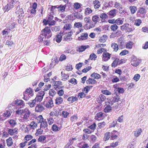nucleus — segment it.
Returning <instances> with one entry per match:
<instances>
[{
    "instance_id": "1",
    "label": "nucleus",
    "mask_w": 148,
    "mask_h": 148,
    "mask_svg": "<svg viewBox=\"0 0 148 148\" xmlns=\"http://www.w3.org/2000/svg\"><path fill=\"white\" fill-rule=\"evenodd\" d=\"M52 36V33L50 28L46 27L41 31V34L38 37V41L39 42H42L44 39H48Z\"/></svg>"
},
{
    "instance_id": "2",
    "label": "nucleus",
    "mask_w": 148,
    "mask_h": 148,
    "mask_svg": "<svg viewBox=\"0 0 148 148\" xmlns=\"http://www.w3.org/2000/svg\"><path fill=\"white\" fill-rule=\"evenodd\" d=\"M37 120L39 121L38 123H40V128L45 129L47 127L48 124L46 120L43 118L42 115H40L38 116Z\"/></svg>"
},
{
    "instance_id": "3",
    "label": "nucleus",
    "mask_w": 148,
    "mask_h": 148,
    "mask_svg": "<svg viewBox=\"0 0 148 148\" xmlns=\"http://www.w3.org/2000/svg\"><path fill=\"white\" fill-rule=\"evenodd\" d=\"M111 54L107 52L106 51H104L102 55V60L104 61H107L110 58Z\"/></svg>"
},
{
    "instance_id": "4",
    "label": "nucleus",
    "mask_w": 148,
    "mask_h": 148,
    "mask_svg": "<svg viewBox=\"0 0 148 148\" xmlns=\"http://www.w3.org/2000/svg\"><path fill=\"white\" fill-rule=\"evenodd\" d=\"M95 25L94 23L91 20L89 22H88L86 24H85L84 26V28L86 29H89L95 27Z\"/></svg>"
},
{
    "instance_id": "5",
    "label": "nucleus",
    "mask_w": 148,
    "mask_h": 148,
    "mask_svg": "<svg viewBox=\"0 0 148 148\" xmlns=\"http://www.w3.org/2000/svg\"><path fill=\"white\" fill-rule=\"evenodd\" d=\"M62 127L61 124L57 123L56 124H54L52 127V130L54 132H58L59 131Z\"/></svg>"
},
{
    "instance_id": "6",
    "label": "nucleus",
    "mask_w": 148,
    "mask_h": 148,
    "mask_svg": "<svg viewBox=\"0 0 148 148\" xmlns=\"http://www.w3.org/2000/svg\"><path fill=\"white\" fill-rule=\"evenodd\" d=\"M23 114H24L23 118L25 120L27 119L30 115L31 112L27 108H25L23 110Z\"/></svg>"
},
{
    "instance_id": "7",
    "label": "nucleus",
    "mask_w": 148,
    "mask_h": 148,
    "mask_svg": "<svg viewBox=\"0 0 148 148\" xmlns=\"http://www.w3.org/2000/svg\"><path fill=\"white\" fill-rule=\"evenodd\" d=\"M45 109V108L42 104L39 103L35 107V111L36 112H41Z\"/></svg>"
},
{
    "instance_id": "8",
    "label": "nucleus",
    "mask_w": 148,
    "mask_h": 148,
    "mask_svg": "<svg viewBox=\"0 0 148 148\" xmlns=\"http://www.w3.org/2000/svg\"><path fill=\"white\" fill-rule=\"evenodd\" d=\"M118 43L119 48L121 49L123 48L124 47V41L122 37H120L117 40Z\"/></svg>"
},
{
    "instance_id": "9",
    "label": "nucleus",
    "mask_w": 148,
    "mask_h": 148,
    "mask_svg": "<svg viewBox=\"0 0 148 148\" xmlns=\"http://www.w3.org/2000/svg\"><path fill=\"white\" fill-rule=\"evenodd\" d=\"M110 140H114L118 138V132L116 130H114L112 132H110Z\"/></svg>"
},
{
    "instance_id": "10",
    "label": "nucleus",
    "mask_w": 148,
    "mask_h": 148,
    "mask_svg": "<svg viewBox=\"0 0 148 148\" xmlns=\"http://www.w3.org/2000/svg\"><path fill=\"white\" fill-rule=\"evenodd\" d=\"M14 5V2H11L5 6L4 10L5 11H8L11 8H12Z\"/></svg>"
},
{
    "instance_id": "11",
    "label": "nucleus",
    "mask_w": 148,
    "mask_h": 148,
    "mask_svg": "<svg viewBox=\"0 0 148 148\" xmlns=\"http://www.w3.org/2000/svg\"><path fill=\"white\" fill-rule=\"evenodd\" d=\"M108 104H107L106 107H105L104 111L106 113L110 112L112 110V107L110 106L113 104L112 102H109L108 103Z\"/></svg>"
},
{
    "instance_id": "12",
    "label": "nucleus",
    "mask_w": 148,
    "mask_h": 148,
    "mask_svg": "<svg viewBox=\"0 0 148 148\" xmlns=\"http://www.w3.org/2000/svg\"><path fill=\"white\" fill-rule=\"evenodd\" d=\"M88 37V34L87 33H82L81 36L78 37V40L80 41L85 40Z\"/></svg>"
},
{
    "instance_id": "13",
    "label": "nucleus",
    "mask_w": 148,
    "mask_h": 148,
    "mask_svg": "<svg viewBox=\"0 0 148 148\" xmlns=\"http://www.w3.org/2000/svg\"><path fill=\"white\" fill-rule=\"evenodd\" d=\"M53 103L52 99H50L45 104V106L48 108H51L53 106Z\"/></svg>"
},
{
    "instance_id": "14",
    "label": "nucleus",
    "mask_w": 148,
    "mask_h": 148,
    "mask_svg": "<svg viewBox=\"0 0 148 148\" xmlns=\"http://www.w3.org/2000/svg\"><path fill=\"white\" fill-rule=\"evenodd\" d=\"M63 102V99L61 97L58 96L56 97L55 99V104L56 105L61 104Z\"/></svg>"
},
{
    "instance_id": "15",
    "label": "nucleus",
    "mask_w": 148,
    "mask_h": 148,
    "mask_svg": "<svg viewBox=\"0 0 148 148\" xmlns=\"http://www.w3.org/2000/svg\"><path fill=\"white\" fill-rule=\"evenodd\" d=\"M62 85V83L60 81H56L55 82L54 88L56 90H58L59 89L61 88V87L60 86H59Z\"/></svg>"
},
{
    "instance_id": "16",
    "label": "nucleus",
    "mask_w": 148,
    "mask_h": 148,
    "mask_svg": "<svg viewBox=\"0 0 148 148\" xmlns=\"http://www.w3.org/2000/svg\"><path fill=\"white\" fill-rule=\"evenodd\" d=\"M117 12V10L115 9L111 10L108 13V14L111 17L113 18L115 16Z\"/></svg>"
},
{
    "instance_id": "17",
    "label": "nucleus",
    "mask_w": 148,
    "mask_h": 148,
    "mask_svg": "<svg viewBox=\"0 0 148 148\" xmlns=\"http://www.w3.org/2000/svg\"><path fill=\"white\" fill-rule=\"evenodd\" d=\"M93 5H94V8L95 9L99 8L101 6V3L97 0H95L93 1Z\"/></svg>"
},
{
    "instance_id": "18",
    "label": "nucleus",
    "mask_w": 148,
    "mask_h": 148,
    "mask_svg": "<svg viewBox=\"0 0 148 148\" xmlns=\"http://www.w3.org/2000/svg\"><path fill=\"white\" fill-rule=\"evenodd\" d=\"M63 33L60 32L58 34L56 35V40L58 43H60L62 40V36H63Z\"/></svg>"
},
{
    "instance_id": "19",
    "label": "nucleus",
    "mask_w": 148,
    "mask_h": 148,
    "mask_svg": "<svg viewBox=\"0 0 148 148\" xmlns=\"http://www.w3.org/2000/svg\"><path fill=\"white\" fill-rule=\"evenodd\" d=\"M99 16L97 15H94L92 16V21L95 25H96L97 22H99Z\"/></svg>"
},
{
    "instance_id": "20",
    "label": "nucleus",
    "mask_w": 148,
    "mask_h": 148,
    "mask_svg": "<svg viewBox=\"0 0 148 148\" xmlns=\"http://www.w3.org/2000/svg\"><path fill=\"white\" fill-rule=\"evenodd\" d=\"M8 132L11 135H13L14 133H17V130L16 128L14 129L8 128Z\"/></svg>"
},
{
    "instance_id": "21",
    "label": "nucleus",
    "mask_w": 148,
    "mask_h": 148,
    "mask_svg": "<svg viewBox=\"0 0 148 148\" xmlns=\"http://www.w3.org/2000/svg\"><path fill=\"white\" fill-rule=\"evenodd\" d=\"M15 23L12 21H10L8 23V27L10 30H11L15 27Z\"/></svg>"
},
{
    "instance_id": "22",
    "label": "nucleus",
    "mask_w": 148,
    "mask_h": 148,
    "mask_svg": "<svg viewBox=\"0 0 148 148\" xmlns=\"http://www.w3.org/2000/svg\"><path fill=\"white\" fill-rule=\"evenodd\" d=\"M78 100L77 97L73 96H71L69 97L67 99V101H69L70 103H72L73 102L77 101Z\"/></svg>"
},
{
    "instance_id": "23",
    "label": "nucleus",
    "mask_w": 148,
    "mask_h": 148,
    "mask_svg": "<svg viewBox=\"0 0 148 148\" xmlns=\"http://www.w3.org/2000/svg\"><path fill=\"white\" fill-rule=\"evenodd\" d=\"M111 46L113 49L114 51H117L119 49V45L115 42L112 43L111 44Z\"/></svg>"
},
{
    "instance_id": "24",
    "label": "nucleus",
    "mask_w": 148,
    "mask_h": 148,
    "mask_svg": "<svg viewBox=\"0 0 148 148\" xmlns=\"http://www.w3.org/2000/svg\"><path fill=\"white\" fill-rule=\"evenodd\" d=\"M129 8L132 14H134L137 10V7L134 6H130Z\"/></svg>"
},
{
    "instance_id": "25",
    "label": "nucleus",
    "mask_w": 148,
    "mask_h": 148,
    "mask_svg": "<svg viewBox=\"0 0 148 148\" xmlns=\"http://www.w3.org/2000/svg\"><path fill=\"white\" fill-rule=\"evenodd\" d=\"M71 32H70L65 35L63 37L64 40H70L71 39Z\"/></svg>"
},
{
    "instance_id": "26",
    "label": "nucleus",
    "mask_w": 148,
    "mask_h": 148,
    "mask_svg": "<svg viewBox=\"0 0 148 148\" xmlns=\"http://www.w3.org/2000/svg\"><path fill=\"white\" fill-rule=\"evenodd\" d=\"M86 82L87 84H94L97 83V81L93 79L89 78L86 80Z\"/></svg>"
},
{
    "instance_id": "27",
    "label": "nucleus",
    "mask_w": 148,
    "mask_h": 148,
    "mask_svg": "<svg viewBox=\"0 0 148 148\" xmlns=\"http://www.w3.org/2000/svg\"><path fill=\"white\" fill-rule=\"evenodd\" d=\"M142 132V129L141 128L138 129L134 132V135L135 136L137 137L141 134Z\"/></svg>"
},
{
    "instance_id": "28",
    "label": "nucleus",
    "mask_w": 148,
    "mask_h": 148,
    "mask_svg": "<svg viewBox=\"0 0 148 148\" xmlns=\"http://www.w3.org/2000/svg\"><path fill=\"white\" fill-rule=\"evenodd\" d=\"M72 27V25L71 23H67L64 25L63 29L65 30H69Z\"/></svg>"
},
{
    "instance_id": "29",
    "label": "nucleus",
    "mask_w": 148,
    "mask_h": 148,
    "mask_svg": "<svg viewBox=\"0 0 148 148\" xmlns=\"http://www.w3.org/2000/svg\"><path fill=\"white\" fill-rule=\"evenodd\" d=\"M146 13V9L143 7H140L138 8L137 13L140 14H143Z\"/></svg>"
},
{
    "instance_id": "30",
    "label": "nucleus",
    "mask_w": 148,
    "mask_h": 148,
    "mask_svg": "<svg viewBox=\"0 0 148 148\" xmlns=\"http://www.w3.org/2000/svg\"><path fill=\"white\" fill-rule=\"evenodd\" d=\"M6 142L7 145L8 147L12 146L13 143L11 137H9L8 139H7Z\"/></svg>"
},
{
    "instance_id": "31",
    "label": "nucleus",
    "mask_w": 148,
    "mask_h": 148,
    "mask_svg": "<svg viewBox=\"0 0 148 148\" xmlns=\"http://www.w3.org/2000/svg\"><path fill=\"white\" fill-rule=\"evenodd\" d=\"M119 61V59L116 58L115 60H114L112 64V67L115 68L117 65Z\"/></svg>"
},
{
    "instance_id": "32",
    "label": "nucleus",
    "mask_w": 148,
    "mask_h": 148,
    "mask_svg": "<svg viewBox=\"0 0 148 148\" xmlns=\"http://www.w3.org/2000/svg\"><path fill=\"white\" fill-rule=\"evenodd\" d=\"M97 139V138L96 136L93 135H91L89 136V140L90 141H95Z\"/></svg>"
},
{
    "instance_id": "33",
    "label": "nucleus",
    "mask_w": 148,
    "mask_h": 148,
    "mask_svg": "<svg viewBox=\"0 0 148 148\" xmlns=\"http://www.w3.org/2000/svg\"><path fill=\"white\" fill-rule=\"evenodd\" d=\"M8 122L10 123L12 127H14L16 124V121L14 119H10L8 121Z\"/></svg>"
},
{
    "instance_id": "34",
    "label": "nucleus",
    "mask_w": 148,
    "mask_h": 148,
    "mask_svg": "<svg viewBox=\"0 0 148 148\" xmlns=\"http://www.w3.org/2000/svg\"><path fill=\"white\" fill-rule=\"evenodd\" d=\"M116 23L118 25H120L122 24L123 23L124 19H121L120 18H119L116 19Z\"/></svg>"
},
{
    "instance_id": "35",
    "label": "nucleus",
    "mask_w": 148,
    "mask_h": 148,
    "mask_svg": "<svg viewBox=\"0 0 148 148\" xmlns=\"http://www.w3.org/2000/svg\"><path fill=\"white\" fill-rule=\"evenodd\" d=\"M66 7V5H60L58 6L57 8L59 9L58 10L59 11H61L62 12H63L65 11Z\"/></svg>"
},
{
    "instance_id": "36",
    "label": "nucleus",
    "mask_w": 148,
    "mask_h": 148,
    "mask_svg": "<svg viewBox=\"0 0 148 148\" xmlns=\"http://www.w3.org/2000/svg\"><path fill=\"white\" fill-rule=\"evenodd\" d=\"M88 47V45L82 46L79 48L78 51L80 52H82Z\"/></svg>"
},
{
    "instance_id": "37",
    "label": "nucleus",
    "mask_w": 148,
    "mask_h": 148,
    "mask_svg": "<svg viewBox=\"0 0 148 148\" xmlns=\"http://www.w3.org/2000/svg\"><path fill=\"white\" fill-rule=\"evenodd\" d=\"M61 75L62 77L64 78L62 79V80L63 81H65L69 79V76L68 75L65 74L63 71H62L61 72Z\"/></svg>"
},
{
    "instance_id": "38",
    "label": "nucleus",
    "mask_w": 148,
    "mask_h": 148,
    "mask_svg": "<svg viewBox=\"0 0 148 148\" xmlns=\"http://www.w3.org/2000/svg\"><path fill=\"white\" fill-rule=\"evenodd\" d=\"M110 132H108L106 133L105 134L104 139L105 141H106L108 140L109 139L110 140Z\"/></svg>"
},
{
    "instance_id": "39",
    "label": "nucleus",
    "mask_w": 148,
    "mask_h": 148,
    "mask_svg": "<svg viewBox=\"0 0 148 148\" xmlns=\"http://www.w3.org/2000/svg\"><path fill=\"white\" fill-rule=\"evenodd\" d=\"M85 14L86 15H88L91 13L92 11V10L89 8H87L85 9Z\"/></svg>"
},
{
    "instance_id": "40",
    "label": "nucleus",
    "mask_w": 148,
    "mask_h": 148,
    "mask_svg": "<svg viewBox=\"0 0 148 148\" xmlns=\"http://www.w3.org/2000/svg\"><path fill=\"white\" fill-rule=\"evenodd\" d=\"M140 63V62L139 60H136L134 61H131V64L134 66H137Z\"/></svg>"
},
{
    "instance_id": "41",
    "label": "nucleus",
    "mask_w": 148,
    "mask_h": 148,
    "mask_svg": "<svg viewBox=\"0 0 148 148\" xmlns=\"http://www.w3.org/2000/svg\"><path fill=\"white\" fill-rule=\"evenodd\" d=\"M24 101L21 100H17L15 102V104L17 106L22 105L24 104Z\"/></svg>"
},
{
    "instance_id": "42",
    "label": "nucleus",
    "mask_w": 148,
    "mask_h": 148,
    "mask_svg": "<svg viewBox=\"0 0 148 148\" xmlns=\"http://www.w3.org/2000/svg\"><path fill=\"white\" fill-rule=\"evenodd\" d=\"M91 77H94L96 79H99L101 77L99 74L95 73H93L91 75Z\"/></svg>"
},
{
    "instance_id": "43",
    "label": "nucleus",
    "mask_w": 148,
    "mask_h": 148,
    "mask_svg": "<svg viewBox=\"0 0 148 148\" xmlns=\"http://www.w3.org/2000/svg\"><path fill=\"white\" fill-rule=\"evenodd\" d=\"M129 24L127 23H125L122 26H121V29L122 31H123L125 29H127V28H128Z\"/></svg>"
},
{
    "instance_id": "44",
    "label": "nucleus",
    "mask_w": 148,
    "mask_h": 148,
    "mask_svg": "<svg viewBox=\"0 0 148 148\" xmlns=\"http://www.w3.org/2000/svg\"><path fill=\"white\" fill-rule=\"evenodd\" d=\"M36 103V102L35 101L33 100H31L30 101H29L28 104L31 108H32L35 106Z\"/></svg>"
},
{
    "instance_id": "45",
    "label": "nucleus",
    "mask_w": 148,
    "mask_h": 148,
    "mask_svg": "<svg viewBox=\"0 0 148 148\" xmlns=\"http://www.w3.org/2000/svg\"><path fill=\"white\" fill-rule=\"evenodd\" d=\"M49 125H51L53 124L54 122V120L53 119L50 117H49L47 119Z\"/></svg>"
},
{
    "instance_id": "46",
    "label": "nucleus",
    "mask_w": 148,
    "mask_h": 148,
    "mask_svg": "<svg viewBox=\"0 0 148 148\" xmlns=\"http://www.w3.org/2000/svg\"><path fill=\"white\" fill-rule=\"evenodd\" d=\"M29 125L31 126V128L33 129H34V128L37 127L38 124L37 123H36L34 121H33L31 122Z\"/></svg>"
},
{
    "instance_id": "47",
    "label": "nucleus",
    "mask_w": 148,
    "mask_h": 148,
    "mask_svg": "<svg viewBox=\"0 0 148 148\" xmlns=\"http://www.w3.org/2000/svg\"><path fill=\"white\" fill-rule=\"evenodd\" d=\"M97 58V56L94 53H91L89 57V59L91 60H96Z\"/></svg>"
},
{
    "instance_id": "48",
    "label": "nucleus",
    "mask_w": 148,
    "mask_h": 148,
    "mask_svg": "<svg viewBox=\"0 0 148 148\" xmlns=\"http://www.w3.org/2000/svg\"><path fill=\"white\" fill-rule=\"evenodd\" d=\"M92 87V86H86L83 89V91L85 92L86 93H87L89 90Z\"/></svg>"
},
{
    "instance_id": "49",
    "label": "nucleus",
    "mask_w": 148,
    "mask_h": 148,
    "mask_svg": "<svg viewBox=\"0 0 148 148\" xmlns=\"http://www.w3.org/2000/svg\"><path fill=\"white\" fill-rule=\"evenodd\" d=\"M116 91H118L119 93H123L124 92V89L122 88L119 87L116 88L115 90Z\"/></svg>"
},
{
    "instance_id": "50",
    "label": "nucleus",
    "mask_w": 148,
    "mask_h": 148,
    "mask_svg": "<svg viewBox=\"0 0 148 148\" xmlns=\"http://www.w3.org/2000/svg\"><path fill=\"white\" fill-rule=\"evenodd\" d=\"M118 28V27L116 24H113L110 27L111 30L113 31H115L117 30Z\"/></svg>"
},
{
    "instance_id": "51",
    "label": "nucleus",
    "mask_w": 148,
    "mask_h": 148,
    "mask_svg": "<svg viewBox=\"0 0 148 148\" xmlns=\"http://www.w3.org/2000/svg\"><path fill=\"white\" fill-rule=\"evenodd\" d=\"M42 97L40 96L37 95L36 96L35 99H34V100L35 101V102H40L41 101L42 99Z\"/></svg>"
},
{
    "instance_id": "52",
    "label": "nucleus",
    "mask_w": 148,
    "mask_h": 148,
    "mask_svg": "<svg viewBox=\"0 0 148 148\" xmlns=\"http://www.w3.org/2000/svg\"><path fill=\"white\" fill-rule=\"evenodd\" d=\"M100 17L102 20H105L108 18V16L105 13H101L100 14Z\"/></svg>"
},
{
    "instance_id": "53",
    "label": "nucleus",
    "mask_w": 148,
    "mask_h": 148,
    "mask_svg": "<svg viewBox=\"0 0 148 148\" xmlns=\"http://www.w3.org/2000/svg\"><path fill=\"white\" fill-rule=\"evenodd\" d=\"M98 99L99 101L103 102L106 99V97L103 95L101 94L99 96Z\"/></svg>"
},
{
    "instance_id": "54",
    "label": "nucleus",
    "mask_w": 148,
    "mask_h": 148,
    "mask_svg": "<svg viewBox=\"0 0 148 148\" xmlns=\"http://www.w3.org/2000/svg\"><path fill=\"white\" fill-rule=\"evenodd\" d=\"M68 82L74 85H75L77 84V80L74 78L71 79L69 80Z\"/></svg>"
},
{
    "instance_id": "55",
    "label": "nucleus",
    "mask_w": 148,
    "mask_h": 148,
    "mask_svg": "<svg viewBox=\"0 0 148 148\" xmlns=\"http://www.w3.org/2000/svg\"><path fill=\"white\" fill-rule=\"evenodd\" d=\"M42 128H40L37 130L36 132L35 133V135L36 136H38L39 135H40L42 134L43 130L41 129Z\"/></svg>"
},
{
    "instance_id": "56",
    "label": "nucleus",
    "mask_w": 148,
    "mask_h": 148,
    "mask_svg": "<svg viewBox=\"0 0 148 148\" xmlns=\"http://www.w3.org/2000/svg\"><path fill=\"white\" fill-rule=\"evenodd\" d=\"M23 11V10L21 8L19 5V4L17 6L16 8V13L17 14H18L20 13V12H22Z\"/></svg>"
},
{
    "instance_id": "57",
    "label": "nucleus",
    "mask_w": 148,
    "mask_h": 148,
    "mask_svg": "<svg viewBox=\"0 0 148 148\" xmlns=\"http://www.w3.org/2000/svg\"><path fill=\"white\" fill-rule=\"evenodd\" d=\"M133 44V42L130 41L127 43L126 45V47L129 49H132Z\"/></svg>"
},
{
    "instance_id": "58",
    "label": "nucleus",
    "mask_w": 148,
    "mask_h": 148,
    "mask_svg": "<svg viewBox=\"0 0 148 148\" xmlns=\"http://www.w3.org/2000/svg\"><path fill=\"white\" fill-rule=\"evenodd\" d=\"M142 23V21L140 19H136L135 20L134 25L137 26H139Z\"/></svg>"
},
{
    "instance_id": "59",
    "label": "nucleus",
    "mask_w": 148,
    "mask_h": 148,
    "mask_svg": "<svg viewBox=\"0 0 148 148\" xmlns=\"http://www.w3.org/2000/svg\"><path fill=\"white\" fill-rule=\"evenodd\" d=\"M69 113L66 111H63L62 112V116L64 118H66L69 115Z\"/></svg>"
},
{
    "instance_id": "60",
    "label": "nucleus",
    "mask_w": 148,
    "mask_h": 148,
    "mask_svg": "<svg viewBox=\"0 0 148 148\" xmlns=\"http://www.w3.org/2000/svg\"><path fill=\"white\" fill-rule=\"evenodd\" d=\"M101 92L103 94L106 95H110L111 94V92L107 90H103L101 91Z\"/></svg>"
},
{
    "instance_id": "61",
    "label": "nucleus",
    "mask_w": 148,
    "mask_h": 148,
    "mask_svg": "<svg viewBox=\"0 0 148 148\" xmlns=\"http://www.w3.org/2000/svg\"><path fill=\"white\" fill-rule=\"evenodd\" d=\"M77 116L73 115L71 117L70 120L72 122H75L77 121Z\"/></svg>"
},
{
    "instance_id": "62",
    "label": "nucleus",
    "mask_w": 148,
    "mask_h": 148,
    "mask_svg": "<svg viewBox=\"0 0 148 148\" xmlns=\"http://www.w3.org/2000/svg\"><path fill=\"white\" fill-rule=\"evenodd\" d=\"M74 26L76 27L79 28L80 27H82V23L80 22H76L74 24Z\"/></svg>"
},
{
    "instance_id": "63",
    "label": "nucleus",
    "mask_w": 148,
    "mask_h": 148,
    "mask_svg": "<svg viewBox=\"0 0 148 148\" xmlns=\"http://www.w3.org/2000/svg\"><path fill=\"white\" fill-rule=\"evenodd\" d=\"M46 138V137L44 136H40L38 139V142H44Z\"/></svg>"
},
{
    "instance_id": "64",
    "label": "nucleus",
    "mask_w": 148,
    "mask_h": 148,
    "mask_svg": "<svg viewBox=\"0 0 148 148\" xmlns=\"http://www.w3.org/2000/svg\"><path fill=\"white\" fill-rule=\"evenodd\" d=\"M91 20L90 19V17L89 16L86 17L84 18V21L85 24H86L88 22H89Z\"/></svg>"
}]
</instances>
